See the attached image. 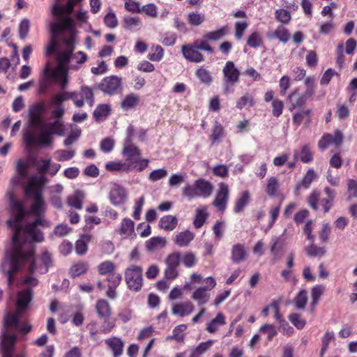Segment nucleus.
Returning <instances> with one entry per match:
<instances>
[{"label":"nucleus","instance_id":"obj_40","mask_svg":"<svg viewBox=\"0 0 357 357\" xmlns=\"http://www.w3.org/2000/svg\"><path fill=\"white\" fill-rule=\"evenodd\" d=\"M89 264L85 261H79L73 264L69 271L70 277L75 278L86 273L89 270Z\"/></svg>","mask_w":357,"mask_h":357},{"label":"nucleus","instance_id":"obj_14","mask_svg":"<svg viewBox=\"0 0 357 357\" xmlns=\"http://www.w3.org/2000/svg\"><path fill=\"white\" fill-rule=\"evenodd\" d=\"M99 89L109 95L116 94L121 89V79L116 76L107 77L100 83Z\"/></svg>","mask_w":357,"mask_h":357},{"label":"nucleus","instance_id":"obj_64","mask_svg":"<svg viewBox=\"0 0 357 357\" xmlns=\"http://www.w3.org/2000/svg\"><path fill=\"white\" fill-rule=\"evenodd\" d=\"M289 320L291 323L297 328V329H303L305 324L306 321L301 317V315L298 313H291L288 316Z\"/></svg>","mask_w":357,"mask_h":357},{"label":"nucleus","instance_id":"obj_39","mask_svg":"<svg viewBox=\"0 0 357 357\" xmlns=\"http://www.w3.org/2000/svg\"><path fill=\"white\" fill-rule=\"evenodd\" d=\"M61 70H59V68L56 67L55 68H53L51 67L50 63L47 61L45 64V66L43 71V77L47 78V79H50V81L53 82L54 83L56 82V80L59 79Z\"/></svg>","mask_w":357,"mask_h":357},{"label":"nucleus","instance_id":"obj_33","mask_svg":"<svg viewBox=\"0 0 357 357\" xmlns=\"http://www.w3.org/2000/svg\"><path fill=\"white\" fill-rule=\"evenodd\" d=\"M71 51H62L59 52L56 57V61L58 62L57 67L59 68V70H70L69 63L71 62Z\"/></svg>","mask_w":357,"mask_h":357},{"label":"nucleus","instance_id":"obj_2","mask_svg":"<svg viewBox=\"0 0 357 357\" xmlns=\"http://www.w3.org/2000/svg\"><path fill=\"white\" fill-rule=\"evenodd\" d=\"M228 26H223L220 29L210 31L204 35V39H196L192 43L183 45L181 53L183 57L188 61L201 63L205 61V57L201 51H205L210 54L214 53V50L208 41H217L225 37L228 33Z\"/></svg>","mask_w":357,"mask_h":357},{"label":"nucleus","instance_id":"obj_59","mask_svg":"<svg viewBox=\"0 0 357 357\" xmlns=\"http://www.w3.org/2000/svg\"><path fill=\"white\" fill-rule=\"evenodd\" d=\"M259 331L261 333L267 334V340L269 342L272 341L274 337L278 334L275 326L271 324L262 325L259 328Z\"/></svg>","mask_w":357,"mask_h":357},{"label":"nucleus","instance_id":"obj_48","mask_svg":"<svg viewBox=\"0 0 357 357\" xmlns=\"http://www.w3.org/2000/svg\"><path fill=\"white\" fill-rule=\"evenodd\" d=\"M246 45L252 48H258L264 45L261 36L258 31L252 32L247 38Z\"/></svg>","mask_w":357,"mask_h":357},{"label":"nucleus","instance_id":"obj_56","mask_svg":"<svg viewBox=\"0 0 357 357\" xmlns=\"http://www.w3.org/2000/svg\"><path fill=\"white\" fill-rule=\"evenodd\" d=\"M279 187L280 183L278 179L274 176H272L268 179L266 192L268 195L274 197L276 195Z\"/></svg>","mask_w":357,"mask_h":357},{"label":"nucleus","instance_id":"obj_29","mask_svg":"<svg viewBox=\"0 0 357 357\" xmlns=\"http://www.w3.org/2000/svg\"><path fill=\"white\" fill-rule=\"evenodd\" d=\"M251 200V195L248 190L241 192L239 197L235 202L234 211L236 213L242 212L244 208L249 204Z\"/></svg>","mask_w":357,"mask_h":357},{"label":"nucleus","instance_id":"obj_35","mask_svg":"<svg viewBox=\"0 0 357 357\" xmlns=\"http://www.w3.org/2000/svg\"><path fill=\"white\" fill-rule=\"evenodd\" d=\"M267 38L270 40L277 38L285 43L289 40L290 34L287 29L283 26H279L273 32L268 33Z\"/></svg>","mask_w":357,"mask_h":357},{"label":"nucleus","instance_id":"obj_9","mask_svg":"<svg viewBox=\"0 0 357 357\" xmlns=\"http://www.w3.org/2000/svg\"><path fill=\"white\" fill-rule=\"evenodd\" d=\"M38 226L47 227V222L41 218H38L33 222L22 226L21 231H23L31 238L32 243H41L45 238L43 233L38 228Z\"/></svg>","mask_w":357,"mask_h":357},{"label":"nucleus","instance_id":"obj_43","mask_svg":"<svg viewBox=\"0 0 357 357\" xmlns=\"http://www.w3.org/2000/svg\"><path fill=\"white\" fill-rule=\"evenodd\" d=\"M208 217L206 208H197L193 220L194 227L197 229H200L206 222Z\"/></svg>","mask_w":357,"mask_h":357},{"label":"nucleus","instance_id":"obj_31","mask_svg":"<svg viewBox=\"0 0 357 357\" xmlns=\"http://www.w3.org/2000/svg\"><path fill=\"white\" fill-rule=\"evenodd\" d=\"M166 245L165 238L160 236H154L145 243V248L148 252H153L163 248Z\"/></svg>","mask_w":357,"mask_h":357},{"label":"nucleus","instance_id":"obj_58","mask_svg":"<svg viewBox=\"0 0 357 357\" xmlns=\"http://www.w3.org/2000/svg\"><path fill=\"white\" fill-rule=\"evenodd\" d=\"M59 43L57 38L54 36H51L50 41L46 46L45 54L47 57H50L54 55L58 50Z\"/></svg>","mask_w":357,"mask_h":357},{"label":"nucleus","instance_id":"obj_28","mask_svg":"<svg viewBox=\"0 0 357 357\" xmlns=\"http://www.w3.org/2000/svg\"><path fill=\"white\" fill-rule=\"evenodd\" d=\"M126 197L127 194L125 189L119 186L114 188L109 194L110 202L115 206L123 204Z\"/></svg>","mask_w":357,"mask_h":357},{"label":"nucleus","instance_id":"obj_18","mask_svg":"<svg viewBox=\"0 0 357 357\" xmlns=\"http://www.w3.org/2000/svg\"><path fill=\"white\" fill-rule=\"evenodd\" d=\"M81 1L82 0H68L64 5L56 2L52 7V14L54 17H62L64 14L70 15L73 12L75 5Z\"/></svg>","mask_w":357,"mask_h":357},{"label":"nucleus","instance_id":"obj_23","mask_svg":"<svg viewBox=\"0 0 357 357\" xmlns=\"http://www.w3.org/2000/svg\"><path fill=\"white\" fill-rule=\"evenodd\" d=\"M195 310L193 303L190 301H185L174 305L172 313L181 317L190 314Z\"/></svg>","mask_w":357,"mask_h":357},{"label":"nucleus","instance_id":"obj_21","mask_svg":"<svg viewBox=\"0 0 357 357\" xmlns=\"http://www.w3.org/2000/svg\"><path fill=\"white\" fill-rule=\"evenodd\" d=\"M24 314L19 313L17 310L15 312H6L3 316V328L8 331L12 328H17L20 324V318Z\"/></svg>","mask_w":357,"mask_h":357},{"label":"nucleus","instance_id":"obj_55","mask_svg":"<svg viewBox=\"0 0 357 357\" xmlns=\"http://www.w3.org/2000/svg\"><path fill=\"white\" fill-rule=\"evenodd\" d=\"M164 56V50L160 45H153L151 47V52L149 53L147 57L152 61H160Z\"/></svg>","mask_w":357,"mask_h":357},{"label":"nucleus","instance_id":"obj_15","mask_svg":"<svg viewBox=\"0 0 357 357\" xmlns=\"http://www.w3.org/2000/svg\"><path fill=\"white\" fill-rule=\"evenodd\" d=\"M32 298L33 291L30 288L20 291L16 298V310L19 313L24 314L29 310Z\"/></svg>","mask_w":357,"mask_h":357},{"label":"nucleus","instance_id":"obj_13","mask_svg":"<svg viewBox=\"0 0 357 357\" xmlns=\"http://www.w3.org/2000/svg\"><path fill=\"white\" fill-rule=\"evenodd\" d=\"M229 198V189L227 184L221 182L218 184V190L213 202V205L220 211L226 209Z\"/></svg>","mask_w":357,"mask_h":357},{"label":"nucleus","instance_id":"obj_42","mask_svg":"<svg viewBox=\"0 0 357 357\" xmlns=\"http://www.w3.org/2000/svg\"><path fill=\"white\" fill-rule=\"evenodd\" d=\"M198 79L206 85H210L213 82V76L210 70L204 66L199 67L195 71Z\"/></svg>","mask_w":357,"mask_h":357},{"label":"nucleus","instance_id":"obj_17","mask_svg":"<svg viewBox=\"0 0 357 357\" xmlns=\"http://www.w3.org/2000/svg\"><path fill=\"white\" fill-rule=\"evenodd\" d=\"M122 280V275L119 273L109 274L106 277V281L108 282L106 296L112 300L116 298V288L119 286Z\"/></svg>","mask_w":357,"mask_h":357},{"label":"nucleus","instance_id":"obj_22","mask_svg":"<svg viewBox=\"0 0 357 357\" xmlns=\"http://www.w3.org/2000/svg\"><path fill=\"white\" fill-rule=\"evenodd\" d=\"M123 154L126 158V160H131L133 162H137V158L141 155L139 149L136 146L130 139L126 141L123 149Z\"/></svg>","mask_w":357,"mask_h":357},{"label":"nucleus","instance_id":"obj_63","mask_svg":"<svg viewBox=\"0 0 357 357\" xmlns=\"http://www.w3.org/2000/svg\"><path fill=\"white\" fill-rule=\"evenodd\" d=\"M248 26L247 22H237L234 26V37L237 40L243 38L244 32Z\"/></svg>","mask_w":357,"mask_h":357},{"label":"nucleus","instance_id":"obj_3","mask_svg":"<svg viewBox=\"0 0 357 357\" xmlns=\"http://www.w3.org/2000/svg\"><path fill=\"white\" fill-rule=\"evenodd\" d=\"M324 190L327 195L326 198L321 199V192L318 190H314L307 198V204L314 211H317L319 209V203L324 213H326L333 206L336 192L329 187H325Z\"/></svg>","mask_w":357,"mask_h":357},{"label":"nucleus","instance_id":"obj_12","mask_svg":"<svg viewBox=\"0 0 357 357\" xmlns=\"http://www.w3.org/2000/svg\"><path fill=\"white\" fill-rule=\"evenodd\" d=\"M344 139V135L341 130L337 129L334 134L324 133L318 142V147L321 150L326 149L330 145L340 147Z\"/></svg>","mask_w":357,"mask_h":357},{"label":"nucleus","instance_id":"obj_10","mask_svg":"<svg viewBox=\"0 0 357 357\" xmlns=\"http://www.w3.org/2000/svg\"><path fill=\"white\" fill-rule=\"evenodd\" d=\"M181 262V253L174 252L167 256L165 259V268L164 270L165 278L174 280L179 275L178 268Z\"/></svg>","mask_w":357,"mask_h":357},{"label":"nucleus","instance_id":"obj_5","mask_svg":"<svg viewBox=\"0 0 357 357\" xmlns=\"http://www.w3.org/2000/svg\"><path fill=\"white\" fill-rule=\"evenodd\" d=\"M95 310L98 317L103 320L100 332L102 333H110L116 326L115 319H111L112 309L109 303L104 298L98 299L95 305Z\"/></svg>","mask_w":357,"mask_h":357},{"label":"nucleus","instance_id":"obj_25","mask_svg":"<svg viewBox=\"0 0 357 357\" xmlns=\"http://www.w3.org/2000/svg\"><path fill=\"white\" fill-rule=\"evenodd\" d=\"M247 251L243 244L237 243L232 246L231 250V259L234 264H239L245 260Z\"/></svg>","mask_w":357,"mask_h":357},{"label":"nucleus","instance_id":"obj_52","mask_svg":"<svg viewBox=\"0 0 357 357\" xmlns=\"http://www.w3.org/2000/svg\"><path fill=\"white\" fill-rule=\"evenodd\" d=\"M284 246V241L281 238V237L279 236H273L271 238V243H270V248L271 252L272 255L274 257H278L282 252Z\"/></svg>","mask_w":357,"mask_h":357},{"label":"nucleus","instance_id":"obj_37","mask_svg":"<svg viewBox=\"0 0 357 357\" xmlns=\"http://www.w3.org/2000/svg\"><path fill=\"white\" fill-rule=\"evenodd\" d=\"M178 225V219L173 215H167L160 218L159 226L165 231L174 230Z\"/></svg>","mask_w":357,"mask_h":357},{"label":"nucleus","instance_id":"obj_51","mask_svg":"<svg viewBox=\"0 0 357 357\" xmlns=\"http://www.w3.org/2000/svg\"><path fill=\"white\" fill-rule=\"evenodd\" d=\"M116 265L112 261L106 260L98 266V272L100 275H108L115 272Z\"/></svg>","mask_w":357,"mask_h":357},{"label":"nucleus","instance_id":"obj_36","mask_svg":"<svg viewBox=\"0 0 357 357\" xmlns=\"http://www.w3.org/2000/svg\"><path fill=\"white\" fill-rule=\"evenodd\" d=\"M111 112V107L107 104L98 105L93 112V116L96 121L100 122L106 119Z\"/></svg>","mask_w":357,"mask_h":357},{"label":"nucleus","instance_id":"obj_30","mask_svg":"<svg viewBox=\"0 0 357 357\" xmlns=\"http://www.w3.org/2000/svg\"><path fill=\"white\" fill-rule=\"evenodd\" d=\"M92 236L83 234L75 243V252L79 256L84 255L88 251V244L91 241Z\"/></svg>","mask_w":357,"mask_h":357},{"label":"nucleus","instance_id":"obj_24","mask_svg":"<svg viewBox=\"0 0 357 357\" xmlns=\"http://www.w3.org/2000/svg\"><path fill=\"white\" fill-rule=\"evenodd\" d=\"M294 158L295 160H300L303 163H309L314 159V153L310 144L303 146L301 151L294 150Z\"/></svg>","mask_w":357,"mask_h":357},{"label":"nucleus","instance_id":"obj_46","mask_svg":"<svg viewBox=\"0 0 357 357\" xmlns=\"http://www.w3.org/2000/svg\"><path fill=\"white\" fill-rule=\"evenodd\" d=\"M17 337L15 333H10L7 331L2 335V349H14Z\"/></svg>","mask_w":357,"mask_h":357},{"label":"nucleus","instance_id":"obj_6","mask_svg":"<svg viewBox=\"0 0 357 357\" xmlns=\"http://www.w3.org/2000/svg\"><path fill=\"white\" fill-rule=\"evenodd\" d=\"M52 132L47 130H43L38 137L32 129H26L24 132L23 140L25 144V149L31 151L34 144L39 143L42 145L49 146L52 143Z\"/></svg>","mask_w":357,"mask_h":357},{"label":"nucleus","instance_id":"obj_11","mask_svg":"<svg viewBox=\"0 0 357 357\" xmlns=\"http://www.w3.org/2000/svg\"><path fill=\"white\" fill-rule=\"evenodd\" d=\"M44 176H33L24 188V193L27 199H35L43 197Z\"/></svg>","mask_w":357,"mask_h":357},{"label":"nucleus","instance_id":"obj_4","mask_svg":"<svg viewBox=\"0 0 357 357\" xmlns=\"http://www.w3.org/2000/svg\"><path fill=\"white\" fill-rule=\"evenodd\" d=\"M213 190V185L210 181L204 178H198L193 185H187L183 189L182 195L189 199L197 197L207 198L211 195Z\"/></svg>","mask_w":357,"mask_h":357},{"label":"nucleus","instance_id":"obj_47","mask_svg":"<svg viewBox=\"0 0 357 357\" xmlns=\"http://www.w3.org/2000/svg\"><path fill=\"white\" fill-rule=\"evenodd\" d=\"M84 199V193L80 190H76L74 194L68 197V204L76 209H82Z\"/></svg>","mask_w":357,"mask_h":357},{"label":"nucleus","instance_id":"obj_61","mask_svg":"<svg viewBox=\"0 0 357 357\" xmlns=\"http://www.w3.org/2000/svg\"><path fill=\"white\" fill-rule=\"evenodd\" d=\"M335 338L334 333L333 331H327L323 337L321 338V356H323L327 350L330 342Z\"/></svg>","mask_w":357,"mask_h":357},{"label":"nucleus","instance_id":"obj_45","mask_svg":"<svg viewBox=\"0 0 357 357\" xmlns=\"http://www.w3.org/2000/svg\"><path fill=\"white\" fill-rule=\"evenodd\" d=\"M296 109V112L292 116V122L295 126L298 127L305 117H310L312 111L310 108L304 109L303 107Z\"/></svg>","mask_w":357,"mask_h":357},{"label":"nucleus","instance_id":"obj_49","mask_svg":"<svg viewBox=\"0 0 357 357\" xmlns=\"http://www.w3.org/2000/svg\"><path fill=\"white\" fill-rule=\"evenodd\" d=\"M206 20L205 15L198 11L191 12L187 15V21L193 26L201 25Z\"/></svg>","mask_w":357,"mask_h":357},{"label":"nucleus","instance_id":"obj_34","mask_svg":"<svg viewBox=\"0 0 357 357\" xmlns=\"http://www.w3.org/2000/svg\"><path fill=\"white\" fill-rule=\"evenodd\" d=\"M194 238L195 234L192 231L185 230L178 233L176 236L174 243L179 247H186L194 239Z\"/></svg>","mask_w":357,"mask_h":357},{"label":"nucleus","instance_id":"obj_1","mask_svg":"<svg viewBox=\"0 0 357 357\" xmlns=\"http://www.w3.org/2000/svg\"><path fill=\"white\" fill-rule=\"evenodd\" d=\"M9 204L12 219L8 220L6 224L15 229L12 238L13 247L6 253V258L1 264V269L8 278V286L11 287L14 275L22 265L30 262L29 267L30 274H33L37 268L35 261V246L29 244L26 248L25 243L20 242V234L22 228L21 222L26 215L24 204L22 201L15 199L13 195L10 197Z\"/></svg>","mask_w":357,"mask_h":357},{"label":"nucleus","instance_id":"obj_50","mask_svg":"<svg viewBox=\"0 0 357 357\" xmlns=\"http://www.w3.org/2000/svg\"><path fill=\"white\" fill-rule=\"evenodd\" d=\"M34 202L30 206L31 212L38 218L45 212V201L43 197L33 199Z\"/></svg>","mask_w":357,"mask_h":357},{"label":"nucleus","instance_id":"obj_7","mask_svg":"<svg viewBox=\"0 0 357 357\" xmlns=\"http://www.w3.org/2000/svg\"><path fill=\"white\" fill-rule=\"evenodd\" d=\"M143 270L141 266L131 265L125 270V280L128 288L133 291H139L143 286Z\"/></svg>","mask_w":357,"mask_h":357},{"label":"nucleus","instance_id":"obj_19","mask_svg":"<svg viewBox=\"0 0 357 357\" xmlns=\"http://www.w3.org/2000/svg\"><path fill=\"white\" fill-rule=\"evenodd\" d=\"M105 345L112 353L113 357H120L123 355L125 342L120 337L112 336L105 340Z\"/></svg>","mask_w":357,"mask_h":357},{"label":"nucleus","instance_id":"obj_16","mask_svg":"<svg viewBox=\"0 0 357 357\" xmlns=\"http://www.w3.org/2000/svg\"><path fill=\"white\" fill-rule=\"evenodd\" d=\"M306 96L300 92L299 89L295 88L287 97L286 102L290 112L296 109H301L306 104Z\"/></svg>","mask_w":357,"mask_h":357},{"label":"nucleus","instance_id":"obj_32","mask_svg":"<svg viewBox=\"0 0 357 357\" xmlns=\"http://www.w3.org/2000/svg\"><path fill=\"white\" fill-rule=\"evenodd\" d=\"M225 137L224 127L217 121H215L209 139L213 144L219 143Z\"/></svg>","mask_w":357,"mask_h":357},{"label":"nucleus","instance_id":"obj_44","mask_svg":"<svg viewBox=\"0 0 357 357\" xmlns=\"http://www.w3.org/2000/svg\"><path fill=\"white\" fill-rule=\"evenodd\" d=\"M105 168L109 172L123 171L129 172L132 168V162H110L105 165Z\"/></svg>","mask_w":357,"mask_h":357},{"label":"nucleus","instance_id":"obj_20","mask_svg":"<svg viewBox=\"0 0 357 357\" xmlns=\"http://www.w3.org/2000/svg\"><path fill=\"white\" fill-rule=\"evenodd\" d=\"M45 110V105L42 102L30 106L29 109V123L34 126L42 124V113Z\"/></svg>","mask_w":357,"mask_h":357},{"label":"nucleus","instance_id":"obj_62","mask_svg":"<svg viewBox=\"0 0 357 357\" xmlns=\"http://www.w3.org/2000/svg\"><path fill=\"white\" fill-rule=\"evenodd\" d=\"M271 107L272 114L273 116L278 118L282 115L284 107L282 100L278 98H275L271 102Z\"/></svg>","mask_w":357,"mask_h":357},{"label":"nucleus","instance_id":"obj_57","mask_svg":"<svg viewBox=\"0 0 357 357\" xmlns=\"http://www.w3.org/2000/svg\"><path fill=\"white\" fill-rule=\"evenodd\" d=\"M187 329L185 324H180L176 326L173 331L172 335L168 337V339L175 340L178 342H182L184 340V335L183 332Z\"/></svg>","mask_w":357,"mask_h":357},{"label":"nucleus","instance_id":"obj_27","mask_svg":"<svg viewBox=\"0 0 357 357\" xmlns=\"http://www.w3.org/2000/svg\"><path fill=\"white\" fill-rule=\"evenodd\" d=\"M140 102L139 96L137 94L131 93L127 94L121 102V107L123 111H128L135 109Z\"/></svg>","mask_w":357,"mask_h":357},{"label":"nucleus","instance_id":"obj_38","mask_svg":"<svg viewBox=\"0 0 357 357\" xmlns=\"http://www.w3.org/2000/svg\"><path fill=\"white\" fill-rule=\"evenodd\" d=\"M207 290L205 288L199 287L197 288L192 294L191 298L197 301V304L199 305H204L210 299V294L207 292Z\"/></svg>","mask_w":357,"mask_h":357},{"label":"nucleus","instance_id":"obj_60","mask_svg":"<svg viewBox=\"0 0 357 357\" xmlns=\"http://www.w3.org/2000/svg\"><path fill=\"white\" fill-rule=\"evenodd\" d=\"M325 290V287L320 284L314 286L311 289L312 305L316 306Z\"/></svg>","mask_w":357,"mask_h":357},{"label":"nucleus","instance_id":"obj_26","mask_svg":"<svg viewBox=\"0 0 357 357\" xmlns=\"http://www.w3.org/2000/svg\"><path fill=\"white\" fill-rule=\"evenodd\" d=\"M88 59V56L82 51H78L75 53L72 52L71 62L69 63V68L71 70H78L81 68Z\"/></svg>","mask_w":357,"mask_h":357},{"label":"nucleus","instance_id":"obj_54","mask_svg":"<svg viewBox=\"0 0 357 357\" xmlns=\"http://www.w3.org/2000/svg\"><path fill=\"white\" fill-rule=\"evenodd\" d=\"M307 302V293L305 289H301L294 298V305L298 310H304Z\"/></svg>","mask_w":357,"mask_h":357},{"label":"nucleus","instance_id":"obj_41","mask_svg":"<svg viewBox=\"0 0 357 357\" xmlns=\"http://www.w3.org/2000/svg\"><path fill=\"white\" fill-rule=\"evenodd\" d=\"M226 324L225 317L222 312H218L215 318L207 324L206 331L210 333H215L218 328V326H222Z\"/></svg>","mask_w":357,"mask_h":357},{"label":"nucleus","instance_id":"obj_53","mask_svg":"<svg viewBox=\"0 0 357 357\" xmlns=\"http://www.w3.org/2000/svg\"><path fill=\"white\" fill-rule=\"evenodd\" d=\"M134 222L130 218H124L121 224L119 233L126 236H130L134 232Z\"/></svg>","mask_w":357,"mask_h":357},{"label":"nucleus","instance_id":"obj_8","mask_svg":"<svg viewBox=\"0 0 357 357\" xmlns=\"http://www.w3.org/2000/svg\"><path fill=\"white\" fill-rule=\"evenodd\" d=\"M222 73L224 92L227 93L229 92V87L238 82L241 73L239 70L235 66L234 63L231 61L226 62L222 69Z\"/></svg>","mask_w":357,"mask_h":357}]
</instances>
